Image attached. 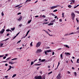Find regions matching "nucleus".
Returning <instances> with one entry per match:
<instances>
[{"label":"nucleus","instance_id":"nucleus-26","mask_svg":"<svg viewBox=\"0 0 79 79\" xmlns=\"http://www.w3.org/2000/svg\"><path fill=\"white\" fill-rule=\"evenodd\" d=\"M16 76V74H14L12 76V77H15V76Z\"/></svg>","mask_w":79,"mask_h":79},{"label":"nucleus","instance_id":"nucleus-21","mask_svg":"<svg viewBox=\"0 0 79 79\" xmlns=\"http://www.w3.org/2000/svg\"><path fill=\"white\" fill-rule=\"evenodd\" d=\"M62 18H64V13H62Z\"/></svg>","mask_w":79,"mask_h":79},{"label":"nucleus","instance_id":"nucleus-14","mask_svg":"<svg viewBox=\"0 0 79 79\" xmlns=\"http://www.w3.org/2000/svg\"><path fill=\"white\" fill-rule=\"evenodd\" d=\"M42 64H35V66H40Z\"/></svg>","mask_w":79,"mask_h":79},{"label":"nucleus","instance_id":"nucleus-39","mask_svg":"<svg viewBox=\"0 0 79 79\" xmlns=\"http://www.w3.org/2000/svg\"><path fill=\"white\" fill-rule=\"evenodd\" d=\"M69 35V34H66L64 35V36H67V35Z\"/></svg>","mask_w":79,"mask_h":79},{"label":"nucleus","instance_id":"nucleus-52","mask_svg":"<svg viewBox=\"0 0 79 79\" xmlns=\"http://www.w3.org/2000/svg\"><path fill=\"white\" fill-rule=\"evenodd\" d=\"M9 35H10V34H9V33H8L6 34L7 36H8Z\"/></svg>","mask_w":79,"mask_h":79},{"label":"nucleus","instance_id":"nucleus-45","mask_svg":"<svg viewBox=\"0 0 79 79\" xmlns=\"http://www.w3.org/2000/svg\"><path fill=\"white\" fill-rule=\"evenodd\" d=\"M21 12L17 14L18 15H21Z\"/></svg>","mask_w":79,"mask_h":79},{"label":"nucleus","instance_id":"nucleus-12","mask_svg":"<svg viewBox=\"0 0 79 79\" xmlns=\"http://www.w3.org/2000/svg\"><path fill=\"white\" fill-rule=\"evenodd\" d=\"M51 51H52L51 50H47L46 51L47 53H49V52H51Z\"/></svg>","mask_w":79,"mask_h":79},{"label":"nucleus","instance_id":"nucleus-24","mask_svg":"<svg viewBox=\"0 0 79 79\" xmlns=\"http://www.w3.org/2000/svg\"><path fill=\"white\" fill-rule=\"evenodd\" d=\"M74 75L75 76H77V73H76V72H75L74 73Z\"/></svg>","mask_w":79,"mask_h":79},{"label":"nucleus","instance_id":"nucleus-46","mask_svg":"<svg viewBox=\"0 0 79 79\" xmlns=\"http://www.w3.org/2000/svg\"><path fill=\"white\" fill-rule=\"evenodd\" d=\"M19 34V33H18L16 35V36H18V35Z\"/></svg>","mask_w":79,"mask_h":79},{"label":"nucleus","instance_id":"nucleus-48","mask_svg":"<svg viewBox=\"0 0 79 79\" xmlns=\"http://www.w3.org/2000/svg\"><path fill=\"white\" fill-rule=\"evenodd\" d=\"M76 19L77 23H79V20H78L77 18Z\"/></svg>","mask_w":79,"mask_h":79},{"label":"nucleus","instance_id":"nucleus-51","mask_svg":"<svg viewBox=\"0 0 79 79\" xmlns=\"http://www.w3.org/2000/svg\"><path fill=\"white\" fill-rule=\"evenodd\" d=\"M6 58V57L5 56L3 58V59H5V58Z\"/></svg>","mask_w":79,"mask_h":79},{"label":"nucleus","instance_id":"nucleus-30","mask_svg":"<svg viewBox=\"0 0 79 79\" xmlns=\"http://www.w3.org/2000/svg\"><path fill=\"white\" fill-rule=\"evenodd\" d=\"M16 59H17V58H14L13 59H11V60L13 61V60H16Z\"/></svg>","mask_w":79,"mask_h":79},{"label":"nucleus","instance_id":"nucleus-47","mask_svg":"<svg viewBox=\"0 0 79 79\" xmlns=\"http://www.w3.org/2000/svg\"><path fill=\"white\" fill-rule=\"evenodd\" d=\"M16 36H16V35L15 36H14V37H13V40L15 39V37H16Z\"/></svg>","mask_w":79,"mask_h":79},{"label":"nucleus","instance_id":"nucleus-25","mask_svg":"<svg viewBox=\"0 0 79 79\" xmlns=\"http://www.w3.org/2000/svg\"><path fill=\"white\" fill-rule=\"evenodd\" d=\"M60 56L61 57V59L63 58V55L62 54H61Z\"/></svg>","mask_w":79,"mask_h":79},{"label":"nucleus","instance_id":"nucleus-13","mask_svg":"<svg viewBox=\"0 0 79 79\" xmlns=\"http://www.w3.org/2000/svg\"><path fill=\"white\" fill-rule=\"evenodd\" d=\"M15 63V62H13V61H11V62H9V64H14Z\"/></svg>","mask_w":79,"mask_h":79},{"label":"nucleus","instance_id":"nucleus-29","mask_svg":"<svg viewBox=\"0 0 79 79\" xmlns=\"http://www.w3.org/2000/svg\"><path fill=\"white\" fill-rule=\"evenodd\" d=\"M9 39V38H8L6 40H3V41H6V40H8Z\"/></svg>","mask_w":79,"mask_h":79},{"label":"nucleus","instance_id":"nucleus-17","mask_svg":"<svg viewBox=\"0 0 79 79\" xmlns=\"http://www.w3.org/2000/svg\"><path fill=\"white\" fill-rule=\"evenodd\" d=\"M64 45V46L66 47H67V48H69V47L67 45Z\"/></svg>","mask_w":79,"mask_h":79},{"label":"nucleus","instance_id":"nucleus-61","mask_svg":"<svg viewBox=\"0 0 79 79\" xmlns=\"http://www.w3.org/2000/svg\"><path fill=\"white\" fill-rule=\"evenodd\" d=\"M5 66H8V64H5Z\"/></svg>","mask_w":79,"mask_h":79},{"label":"nucleus","instance_id":"nucleus-23","mask_svg":"<svg viewBox=\"0 0 79 79\" xmlns=\"http://www.w3.org/2000/svg\"><path fill=\"white\" fill-rule=\"evenodd\" d=\"M68 7L69 8H71V7H72V6H71V5H69L68 6Z\"/></svg>","mask_w":79,"mask_h":79},{"label":"nucleus","instance_id":"nucleus-58","mask_svg":"<svg viewBox=\"0 0 79 79\" xmlns=\"http://www.w3.org/2000/svg\"><path fill=\"white\" fill-rule=\"evenodd\" d=\"M26 36H24L23 37V39H24V38H26Z\"/></svg>","mask_w":79,"mask_h":79},{"label":"nucleus","instance_id":"nucleus-41","mask_svg":"<svg viewBox=\"0 0 79 79\" xmlns=\"http://www.w3.org/2000/svg\"><path fill=\"white\" fill-rule=\"evenodd\" d=\"M74 34V33L73 32L71 33V34H69V35H71V34Z\"/></svg>","mask_w":79,"mask_h":79},{"label":"nucleus","instance_id":"nucleus-7","mask_svg":"<svg viewBox=\"0 0 79 79\" xmlns=\"http://www.w3.org/2000/svg\"><path fill=\"white\" fill-rule=\"evenodd\" d=\"M5 31V29H2V30L1 31H0V34H2L3 33H4V32Z\"/></svg>","mask_w":79,"mask_h":79},{"label":"nucleus","instance_id":"nucleus-3","mask_svg":"<svg viewBox=\"0 0 79 79\" xmlns=\"http://www.w3.org/2000/svg\"><path fill=\"white\" fill-rule=\"evenodd\" d=\"M61 7V6L59 5H58L56 6H53L52 7H51V9H54V8H57V7Z\"/></svg>","mask_w":79,"mask_h":79},{"label":"nucleus","instance_id":"nucleus-1","mask_svg":"<svg viewBox=\"0 0 79 79\" xmlns=\"http://www.w3.org/2000/svg\"><path fill=\"white\" fill-rule=\"evenodd\" d=\"M71 17H72V19H73V20H74V18H75V16H76V15L74 13H72L71 14Z\"/></svg>","mask_w":79,"mask_h":79},{"label":"nucleus","instance_id":"nucleus-11","mask_svg":"<svg viewBox=\"0 0 79 79\" xmlns=\"http://www.w3.org/2000/svg\"><path fill=\"white\" fill-rule=\"evenodd\" d=\"M45 32H46V33H47V34H48V35H50V34H49V33H48V31H45Z\"/></svg>","mask_w":79,"mask_h":79},{"label":"nucleus","instance_id":"nucleus-54","mask_svg":"<svg viewBox=\"0 0 79 79\" xmlns=\"http://www.w3.org/2000/svg\"><path fill=\"white\" fill-rule=\"evenodd\" d=\"M29 32H30V31H27V34H29Z\"/></svg>","mask_w":79,"mask_h":79},{"label":"nucleus","instance_id":"nucleus-59","mask_svg":"<svg viewBox=\"0 0 79 79\" xmlns=\"http://www.w3.org/2000/svg\"><path fill=\"white\" fill-rule=\"evenodd\" d=\"M5 56H8V54H5Z\"/></svg>","mask_w":79,"mask_h":79},{"label":"nucleus","instance_id":"nucleus-50","mask_svg":"<svg viewBox=\"0 0 79 79\" xmlns=\"http://www.w3.org/2000/svg\"><path fill=\"white\" fill-rule=\"evenodd\" d=\"M55 55V52H52V55Z\"/></svg>","mask_w":79,"mask_h":79},{"label":"nucleus","instance_id":"nucleus-62","mask_svg":"<svg viewBox=\"0 0 79 79\" xmlns=\"http://www.w3.org/2000/svg\"><path fill=\"white\" fill-rule=\"evenodd\" d=\"M38 17H39V15H36L35 16V18H37Z\"/></svg>","mask_w":79,"mask_h":79},{"label":"nucleus","instance_id":"nucleus-16","mask_svg":"<svg viewBox=\"0 0 79 79\" xmlns=\"http://www.w3.org/2000/svg\"><path fill=\"white\" fill-rule=\"evenodd\" d=\"M31 0H27L25 2V4L27 2H31Z\"/></svg>","mask_w":79,"mask_h":79},{"label":"nucleus","instance_id":"nucleus-57","mask_svg":"<svg viewBox=\"0 0 79 79\" xmlns=\"http://www.w3.org/2000/svg\"><path fill=\"white\" fill-rule=\"evenodd\" d=\"M44 11H45V10H41V11H42V12Z\"/></svg>","mask_w":79,"mask_h":79},{"label":"nucleus","instance_id":"nucleus-49","mask_svg":"<svg viewBox=\"0 0 79 79\" xmlns=\"http://www.w3.org/2000/svg\"><path fill=\"white\" fill-rule=\"evenodd\" d=\"M2 16H3L4 15V14L3 13V12L2 13Z\"/></svg>","mask_w":79,"mask_h":79},{"label":"nucleus","instance_id":"nucleus-34","mask_svg":"<svg viewBox=\"0 0 79 79\" xmlns=\"http://www.w3.org/2000/svg\"><path fill=\"white\" fill-rule=\"evenodd\" d=\"M47 52L46 51L44 52V53H45V55H47Z\"/></svg>","mask_w":79,"mask_h":79},{"label":"nucleus","instance_id":"nucleus-36","mask_svg":"<svg viewBox=\"0 0 79 79\" xmlns=\"http://www.w3.org/2000/svg\"><path fill=\"white\" fill-rule=\"evenodd\" d=\"M52 72L51 71V72L48 73V74H52Z\"/></svg>","mask_w":79,"mask_h":79},{"label":"nucleus","instance_id":"nucleus-22","mask_svg":"<svg viewBox=\"0 0 79 79\" xmlns=\"http://www.w3.org/2000/svg\"><path fill=\"white\" fill-rule=\"evenodd\" d=\"M79 59H78L77 61V63H79Z\"/></svg>","mask_w":79,"mask_h":79},{"label":"nucleus","instance_id":"nucleus-19","mask_svg":"<svg viewBox=\"0 0 79 79\" xmlns=\"http://www.w3.org/2000/svg\"><path fill=\"white\" fill-rule=\"evenodd\" d=\"M10 58H11V57H9V58H7L6 60V61H8V60H10Z\"/></svg>","mask_w":79,"mask_h":79},{"label":"nucleus","instance_id":"nucleus-31","mask_svg":"<svg viewBox=\"0 0 79 79\" xmlns=\"http://www.w3.org/2000/svg\"><path fill=\"white\" fill-rule=\"evenodd\" d=\"M34 64V62H32V61H31V65H32Z\"/></svg>","mask_w":79,"mask_h":79},{"label":"nucleus","instance_id":"nucleus-28","mask_svg":"<svg viewBox=\"0 0 79 79\" xmlns=\"http://www.w3.org/2000/svg\"><path fill=\"white\" fill-rule=\"evenodd\" d=\"M32 20H30L28 22V24H29V23H31V21Z\"/></svg>","mask_w":79,"mask_h":79},{"label":"nucleus","instance_id":"nucleus-53","mask_svg":"<svg viewBox=\"0 0 79 79\" xmlns=\"http://www.w3.org/2000/svg\"><path fill=\"white\" fill-rule=\"evenodd\" d=\"M11 68H12V67L11 65H10L9 66V68L10 69H11Z\"/></svg>","mask_w":79,"mask_h":79},{"label":"nucleus","instance_id":"nucleus-18","mask_svg":"<svg viewBox=\"0 0 79 79\" xmlns=\"http://www.w3.org/2000/svg\"><path fill=\"white\" fill-rule=\"evenodd\" d=\"M33 43V42H31L30 44V46L31 47H32V46H33V45H32V44Z\"/></svg>","mask_w":79,"mask_h":79},{"label":"nucleus","instance_id":"nucleus-44","mask_svg":"<svg viewBox=\"0 0 79 79\" xmlns=\"http://www.w3.org/2000/svg\"><path fill=\"white\" fill-rule=\"evenodd\" d=\"M59 21H60V22H62V19H60Z\"/></svg>","mask_w":79,"mask_h":79},{"label":"nucleus","instance_id":"nucleus-4","mask_svg":"<svg viewBox=\"0 0 79 79\" xmlns=\"http://www.w3.org/2000/svg\"><path fill=\"white\" fill-rule=\"evenodd\" d=\"M40 45H41V42H39L37 43L36 45V47H39L40 46Z\"/></svg>","mask_w":79,"mask_h":79},{"label":"nucleus","instance_id":"nucleus-40","mask_svg":"<svg viewBox=\"0 0 79 79\" xmlns=\"http://www.w3.org/2000/svg\"><path fill=\"white\" fill-rule=\"evenodd\" d=\"M19 27H21V26H22V24H20L19 25Z\"/></svg>","mask_w":79,"mask_h":79},{"label":"nucleus","instance_id":"nucleus-43","mask_svg":"<svg viewBox=\"0 0 79 79\" xmlns=\"http://www.w3.org/2000/svg\"><path fill=\"white\" fill-rule=\"evenodd\" d=\"M72 2H73L74 3V2H75V1L74 0H72Z\"/></svg>","mask_w":79,"mask_h":79},{"label":"nucleus","instance_id":"nucleus-15","mask_svg":"<svg viewBox=\"0 0 79 79\" xmlns=\"http://www.w3.org/2000/svg\"><path fill=\"white\" fill-rule=\"evenodd\" d=\"M50 25H53V23H50L48 25V26H50Z\"/></svg>","mask_w":79,"mask_h":79},{"label":"nucleus","instance_id":"nucleus-8","mask_svg":"<svg viewBox=\"0 0 79 79\" xmlns=\"http://www.w3.org/2000/svg\"><path fill=\"white\" fill-rule=\"evenodd\" d=\"M65 54H66V55L67 56H69V55H71V54L69 53V52H67V53L65 52Z\"/></svg>","mask_w":79,"mask_h":79},{"label":"nucleus","instance_id":"nucleus-2","mask_svg":"<svg viewBox=\"0 0 79 79\" xmlns=\"http://www.w3.org/2000/svg\"><path fill=\"white\" fill-rule=\"evenodd\" d=\"M35 79H42V77L40 76H35Z\"/></svg>","mask_w":79,"mask_h":79},{"label":"nucleus","instance_id":"nucleus-55","mask_svg":"<svg viewBox=\"0 0 79 79\" xmlns=\"http://www.w3.org/2000/svg\"><path fill=\"white\" fill-rule=\"evenodd\" d=\"M37 59H36V60H35L33 61V63H34L35 62V61H37Z\"/></svg>","mask_w":79,"mask_h":79},{"label":"nucleus","instance_id":"nucleus-38","mask_svg":"<svg viewBox=\"0 0 79 79\" xmlns=\"http://www.w3.org/2000/svg\"><path fill=\"white\" fill-rule=\"evenodd\" d=\"M22 6H20L18 7L17 9H19L20 8H21V7H22Z\"/></svg>","mask_w":79,"mask_h":79},{"label":"nucleus","instance_id":"nucleus-9","mask_svg":"<svg viewBox=\"0 0 79 79\" xmlns=\"http://www.w3.org/2000/svg\"><path fill=\"white\" fill-rule=\"evenodd\" d=\"M22 19V16H20L19 18L17 19L18 21H21Z\"/></svg>","mask_w":79,"mask_h":79},{"label":"nucleus","instance_id":"nucleus-42","mask_svg":"<svg viewBox=\"0 0 79 79\" xmlns=\"http://www.w3.org/2000/svg\"><path fill=\"white\" fill-rule=\"evenodd\" d=\"M21 40H20L17 43V44H18V43H20V42H21Z\"/></svg>","mask_w":79,"mask_h":79},{"label":"nucleus","instance_id":"nucleus-5","mask_svg":"<svg viewBox=\"0 0 79 79\" xmlns=\"http://www.w3.org/2000/svg\"><path fill=\"white\" fill-rule=\"evenodd\" d=\"M60 76H61V73H59L56 77V78L57 79H59L60 78Z\"/></svg>","mask_w":79,"mask_h":79},{"label":"nucleus","instance_id":"nucleus-10","mask_svg":"<svg viewBox=\"0 0 79 79\" xmlns=\"http://www.w3.org/2000/svg\"><path fill=\"white\" fill-rule=\"evenodd\" d=\"M10 29L11 30V31H14L15 29V27H14L13 28H11Z\"/></svg>","mask_w":79,"mask_h":79},{"label":"nucleus","instance_id":"nucleus-63","mask_svg":"<svg viewBox=\"0 0 79 79\" xmlns=\"http://www.w3.org/2000/svg\"><path fill=\"white\" fill-rule=\"evenodd\" d=\"M8 77V76H6L4 77L6 78V77Z\"/></svg>","mask_w":79,"mask_h":79},{"label":"nucleus","instance_id":"nucleus-33","mask_svg":"<svg viewBox=\"0 0 79 79\" xmlns=\"http://www.w3.org/2000/svg\"><path fill=\"white\" fill-rule=\"evenodd\" d=\"M0 44L1 45V47H2L3 45V44L1 43Z\"/></svg>","mask_w":79,"mask_h":79},{"label":"nucleus","instance_id":"nucleus-37","mask_svg":"<svg viewBox=\"0 0 79 79\" xmlns=\"http://www.w3.org/2000/svg\"><path fill=\"white\" fill-rule=\"evenodd\" d=\"M7 32H10V29H8L6 30Z\"/></svg>","mask_w":79,"mask_h":79},{"label":"nucleus","instance_id":"nucleus-32","mask_svg":"<svg viewBox=\"0 0 79 79\" xmlns=\"http://www.w3.org/2000/svg\"><path fill=\"white\" fill-rule=\"evenodd\" d=\"M51 15L52 16H55V15H54V14L53 13H51Z\"/></svg>","mask_w":79,"mask_h":79},{"label":"nucleus","instance_id":"nucleus-60","mask_svg":"<svg viewBox=\"0 0 79 79\" xmlns=\"http://www.w3.org/2000/svg\"><path fill=\"white\" fill-rule=\"evenodd\" d=\"M48 24V23H43V24Z\"/></svg>","mask_w":79,"mask_h":79},{"label":"nucleus","instance_id":"nucleus-64","mask_svg":"<svg viewBox=\"0 0 79 79\" xmlns=\"http://www.w3.org/2000/svg\"><path fill=\"white\" fill-rule=\"evenodd\" d=\"M3 56H0V58L1 57H3Z\"/></svg>","mask_w":79,"mask_h":79},{"label":"nucleus","instance_id":"nucleus-20","mask_svg":"<svg viewBox=\"0 0 79 79\" xmlns=\"http://www.w3.org/2000/svg\"><path fill=\"white\" fill-rule=\"evenodd\" d=\"M75 12L78 13V14H79V11H75Z\"/></svg>","mask_w":79,"mask_h":79},{"label":"nucleus","instance_id":"nucleus-56","mask_svg":"<svg viewBox=\"0 0 79 79\" xmlns=\"http://www.w3.org/2000/svg\"><path fill=\"white\" fill-rule=\"evenodd\" d=\"M42 17H43V18H45V15H43Z\"/></svg>","mask_w":79,"mask_h":79},{"label":"nucleus","instance_id":"nucleus-27","mask_svg":"<svg viewBox=\"0 0 79 79\" xmlns=\"http://www.w3.org/2000/svg\"><path fill=\"white\" fill-rule=\"evenodd\" d=\"M45 61V59H42L41 60L42 62H44V61Z\"/></svg>","mask_w":79,"mask_h":79},{"label":"nucleus","instance_id":"nucleus-6","mask_svg":"<svg viewBox=\"0 0 79 79\" xmlns=\"http://www.w3.org/2000/svg\"><path fill=\"white\" fill-rule=\"evenodd\" d=\"M41 52H42V50L40 49H39L37 50L36 52L39 53H40Z\"/></svg>","mask_w":79,"mask_h":79},{"label":"nucleus","instance_id":"nucleus-35","mask_svg":"<svg viewBox=\"0 0 79 79\" xmlns=\"http://www.w3.org/2000/svg\"><path fill=\"white\" fill-rule=\"evenodd\" d=\"M57 10H53V12H56V11H57Z\"/></svg>","mask_w":79,"mask_h":79}]
</instances>
